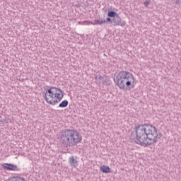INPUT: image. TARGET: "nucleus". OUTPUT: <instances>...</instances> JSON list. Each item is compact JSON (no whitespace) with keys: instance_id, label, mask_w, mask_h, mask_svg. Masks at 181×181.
<instances>
[{"instance_id":"nucleus-3","label":"nucleus","mask_w":181,"mask_h":181,"mask_svg":"<svg viewBox=\"0 0 181 181\" xmlns=\"http://www.w3.org/2000/svg\"><path fill=\"white\" fill-rule=\"evenodd\" d=\"M114 81L120 90H128L134 86L135 78L131 72L121 71L115 75Z\"/></svg>"},{"instance_id":"nucleus-14","label":"nucleus","mask_w":181,"mask_h":181,"mask_svg":"<svg viewBox=\"0 0 181 181\" xmlns=\"http://www.w3.org/2000/svg\"><path fill=\"white\" fill-rule=\"evenodd\" d=\"M106 21H107V22H111V18L107 17V19H106Z\"/></svg>"},{"instance_id":"nucleus-9","label":"nucleus","mask_w":181,"mask_h":181,"mask_svg":"<svg viewBox=\"0 0 181 181\" xmlns=\"http://www.w3.org/2000/svg\"><path fill=\"white\" fill-rule=\"evenodd\" d=\"M69 105V100H64L59 105V107L60 108H66Z\"/></svg>"},{"instance_id":"nucleus-5","label":"nucleus","mask_w":181,"mask_h":181,"mask_svg":"<svg viewBox=\"0 0 181 181\" xmlns=\"http://www.w3.org/2000/svg\"><path fill=\"white\" fill-rule=\"evenodd\" d=\"M2 166L4 169H6L7 170H18V166L13 164L4 163L2 165Z\"/></svg>"},{"instance_id":"nucleus-12","label":"nucleus","mask_w":181,"mask_h":181,"mask_svg":"<svg viewBox=\"0 0 181 181\" xmlns=\"http://www.w3.org/2000/svg\"><path fill=\"white\" fill-rule=\"evenodd\" d=\"M173 2H175L176 5H179L180 4V0H171Z\"/></svg>"},{"instance_id":"nucleus-6","label":"nucleus","mask_w":181,"mask_h":181,"mask_svg":"<svg viewBox=\"0 0 181 181\" xmlns=\"http://www.w3.org/2000/svg\"><path fill=\"white\" fill-rule=\"evenodd\" d=\"M113 23L115 25H117L118 26H124V23L122 22V19L118 14L113 18Z\"/></svg>"},{"instance_id":"nucleus-2","label":"nucleus","mask_w":181,"mask_h":181,"mask_svg":"<svg viewBox=\"0 0 181 181\" xmlns=\"http://www.w3.org/2000/svg\"><path fill=\"white\" fill-rule=\"evenodd\" d=\"M83 137L80 133L74 129H65L61 132L60 141L64 146H76L77 144H80Z\"/></svg>"},{"instance_id":"nucleus-4","label":"nucleus","mask_w":181,"mask_h":181,"mask_svg":"<svg viewBox=\"0 0 181 181\" xmlns=\"http://www.w3.org/2000/svg\"><path fill=\"white\" fill-rule=\"evenodd\" d=\"M63 96V92L60 88L51 87L45 91L44 98L48 104L56 105L62 101Z\"/></svg>"},{"instance_id":"nucleus-13","label":"nucleus","mask_w":181,"mask_h":181,"mask_svg":"<svg viewBox=\"0 0 181 181\" xmlns=\"http://www.w3.org/2000/svg\"><path fill=\"white\" fill-rule=\"evenodd\" d=\"M98 80H103V78H104L103 77V76L100 75L98 77Z\"/></svg>"},{"instance_id":"nucleus-8","label":"nucleus","mask_w":181,"mask_h":181,"mask_svg":"<svg viewBox=\"0 0 181 181\" xmlns=\"http://www.w3.org/2000/svg\"><path fill=\"white\" fill-rule=\"evenodd\" d=\"M100 170L103 172V173H110V170H111V168L107 165H103L100 167Z\"/></svg>"},{"instance_id":"nucleus-10","label":"nucleus","mask_w":181,"mask_h":181,"mask_svg":"<svg viewBox=\"0 0 181 181\" xmlns=\"http://www.w3.org/2000/svg\"><path fill=\"white\" fill-rule=\"evenodd\" d=\"M107 21L105 20H95L93 23H91L92 25H103V23H105Z\"/></svg>"},{"instance_id":"nucleus-1","label":"nucleus","mask_w":181,"mask_h":181,"mask_svg":"<svg viewBox=\"0 0 181 181\" xmlns=\"http://www.w3.org/2000/svg\"><path fill=\"white\" fill-rule=\"evenodd\" d=\"M160 133L152 124H139L136 127V144L141 146H149L156 144L161 138Z\"/></svg>"},{"instance_id":"nucleus-7","label":"nucleus","mask_w":181,"mask_h":181,"mask_svg":"<svg viewBox=\"0 0 181 181\" xmlns=\"http://www.w3.org/2000/svg\"><path fill=\"white\" fill-rule=\"evenodd\" d=\"M69 165L72 166V168H77L78 166V160L74 158V156H71L69 159Z\"/></svg>"},{"instance_id":"nucleus-11","label":"nucleus","mask_w":181,"mask_h":181,"mask_svg":"<svg viewBox=\"0 0 181 181\" xmlns=\"http://www.w3.org/2000/svg\"><path fill=\"white\" fill-rule=\"evenodd\" d=\"M118 14H117V13L115 11H108L107 12V16H109V18H115L117 16Z\"/></svg>"},{"instance_id":"nucleus-15","label":"nucleus","mask_w":181,"mask_h":181,"mask_svg":"<svg viewBox=\"0 0 181 181\" xmlns=\"http://www.w3.org/2000/svg\"><path fill=\"white\" fill-rule=\"evenodd\" d=\"M145 6H148V5H149V2L147 3H144Z\"/></svg>"}]
</instances>
